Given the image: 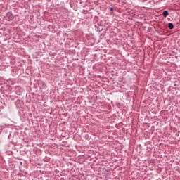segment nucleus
<instances>
[{
  "mask_svg": "<svg viewBox=\"0 0 180 180\" xmlns=\"http://www.w3.org/2000/svg\"><path fill=\"white\" fill-rule=\"evenodd\" d=\"M168 27L169 29H170L171 30H172V29H174V24H172V22H169L168 24Z\"/></svg>",
  "mask_w": 180,
  "mask_h": 180,
  "instance_id": "f03ea898",
  "label": "nucleus"
},
{
  "mask_svg": "<svg viewBox=\"0 0 180 180\" xmlns=\"http://www.w3.org/2000/svg\"><path fill=\"white\" fill-rule=\"evenodd\" d=\"M6 18H8V20H13V15L11 13H7Z\"/></svg>",
  "mask_w": 180,
  "mask_h": 180,
  "instance_id": "f257e3e1",
  "label": "nucleus"
},
{
  "mask_svg": "<svg viewBox=\"0 0 180 180\" xmlns=\"http://www.w3.org/2000/svg\"><path fill=\"white\" fill-rule=\"evenodd\" d=\"M164 18H167V16H168L169 13L167 11H164L163 13H162Z\"/></svg>",
  "mask_w": 180,
  "mask_h": 180,
  "instance_id": "7ed1b4c3",
  "label": "nucleus"
}]
</instances>
